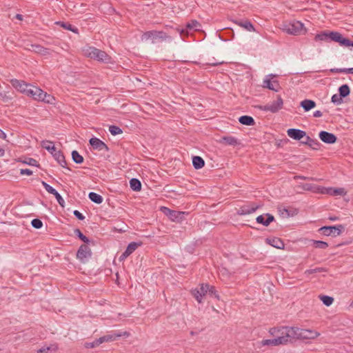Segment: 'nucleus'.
Returning <instances> with one entry per match:
<instances>
[{"label": "nucleus", "mask_w": 353, "mask_h": 353, "mask_svg": "<svg viewBox=\"0 0 353 353\" xmlns=\"http://www.w3.org/2000/svg\"><path fill=\"white\" fill-rule=\"evenodd\" d=\"M169 37L163 31L150 30L145 32L141 37L142 41L150 40L152 43L159 41L166 40Z\"/></svg>", "instance_id": "5"}, {"label": "nucleus", "mask_w": 353, "mask_h": 353, "mask_svg": "<svg viewBox=\"0 0 353 353\" xmlns=\"http://www.w3.org/2000/svg\"><path fill=\"white\" fill-rule=\"evenodd\" d=\"M100 344H101V341H100V339L99 338V339H96L95 341H94L93 342L86 343L85 346L87 348H93L97 346H99Z\"/></svg>", "instance_id": "50"}, {"label": "nucleus", "mask_w": 353, "mask_h": 353, "mask_svg": "<svg viewBox=\"0 0 353 353\" xmlns=\"http://www.w3.org/2000/svg\"><path fill=\"white\" fill-rule=\"evenodd\" d=\"M339 44L341 46H345V47L352 46L353 47V41H350V39H348L347 38L343 37L342 34H341Z\"/></svg>", "instance_id": "44"}, {"label": "nucleus", "mask_w": 353, "mask_h": 353, "mask_svg": "<svg viewBox=\"0 0 353 353\" xmlns=\"http://www.w3.org/2000/svg\"><path fill=\"white\" fill-rule=\"evenodd\" d=\"M327 272V269H326L325 268L317 267V268H314V269L306 270L304 272V274L305 275H309V274H314V273H321V272Z\"/></svg>", "instance_id": "38"}, {"label": "nucleus", "mask_w": 353, "mask_h": 353, "mask_svg": "<svg viewBox=\"0 0 353 353\" xmlns=\"http://www.w3.org/2000/svg\"><path fill=\"white\" fill-rule=\"evenodd\" d=\"M281 30L291 35H301L307 32L304 24L296 20L284 21L281 25Z\"/></svg>", "instance_id": "2"}, {"label": "nucleus", "mask_w": 353, "mask_h": 353, "mask_svg": "<svg viewBox=\"0 0 353 353\" xmlns=\"http://www.w3.org/2000/svg\"><path fill=\"white\" fill-rule=\"evenodd\" d=\"M283 339H277L275 337L272 339H264L262 340L259 343V347H263V346H278L281 344H283L284 342L283 341Z\"/></svg>", "instance_id": "23"}, {"label": "nucleus", "mask_w": 353, "mask_h": 353, "mask_svg": "<svg viewBox=\"0 0 353 353\" xmlns=\"http://www.w3.org/2000/svg\"><path fill=\"white\" fill-rule=\"evenodd\" d=\"M27 95L39 101H41L43 95L45 96L44 91L43 90L32 85L28 91Z\"/></svg>", "instance_id": "18"}, {"label": "nucleus", "mask_w": 353, "mask_h": 353, "mask_svg": "<svg viewBox=\"0 0 353 353\" xmlns=\"http://www.w3.org/2000/svg\"><path fill=\"white\" fill-rule=\"evenodd\" d=\"M10 82L14 88L27 95L28 91L31 86L30 84H28L25 81L18 79H12Z\"/></svg>", "instance_id": "14"}, {"label": "nucleus", "mask_w": 353, "mask_h": 353, "mask_svg": "<svg viewBox=\"0 0 353 353\" xmlns=\"http://www.w3.org/2000/svg\"><path fill=\"white\" fill-rule=\"evenodd\" d=\"M319 139L327 144H333L336 143L337 138L336 137L330 132L326 131H321L319 134Z\"/></svg>", "instance_id": "17"}, {"label": "nucleus", "mask_w": 353, "mask_h": 353, "mask_svg": "<svg viewBox=\"0 0 353 353\" xmlns=\"http://www.w3.org/2000/svg\"><path fill=\"white\" fill-rule=\"evenodd\" d=\"M259 208V205L254 203H247L239 208L237 214L240 215L250 214L254 212Z\"/></svg>", "instance_id": "13"}, {"label": "nucleus", "mask_w": 353, "mask_h": 353, "mask_svg": "<svg viewBox=\"0 0 353 353\" xmlns=\"http://www.w3.org/2000/svg\"><path fill=\"white\" fill-rule=\"evenodd\" d=\"M5 154V150L3 148H0V157H3Z\"/></svg>", "instance_id": "64"}, {"label": "nucleus", "mask_w": 353, "mask_h": 353, "mask_svg": "<svg viewBox=\"0 0 353 353\" xmlns=\"http://www.w3.org/2000/svg\"><path fill=\"white\" fill-rule=\"evenodd\" d=\"M301 143L308 145L313 150H319V146L321 145L317 139H312L307 135L306 137H304V140L301 141Z\"/></svg>", "instance_id": "24"}, {"label": "nucleus", "mask_w": 353, "mask_h": 353, "mask_svg": "<svg viewBox=\"0 0 353 353\" xmlns=\"http://www.w3.org/2000/svg\"><path fill=\"white\" fill-rule=\"evenodd\" d=\"M339 95L343 98L347 97L350 93V89L347 84H343L339 88Z\"/></svg>", "instance_id": "37"}, {"label": "nucleus", "mask_w": 353, "mask_h": 353, "mask_svg": "<svg viewBox=\"0 0 353 353\" xmlns=\"http://www.w3.org/2000/svg\"><path fill=\"white\" fill-rule=\"evenodd\" d=\"M344 226L342 225L323 226L319 229V232L325 236H336L341 234Z\"/></svg>", "instance_id": "9"}, {"label": "nucleus", "mask_w": 353, "mask_h": 353, "mask_svg": "<svg viewBox=\"0 0 353 353\" xmlns=\"http://www.w3.org/2000/svg\"><path fill=\"white\" fill-rule=\"evenodd\" d=\"M36 163H37V161L34 159H30L29 162L28 163V164L31 165H35Z\"/></svg>", "instance_id": "58"}, {"label": "nucleus", "mask_w": 353, "mask_h": 353, "mask_svg": "<svg viewBox=\"0 0 353 353\" xmlns=\"http://www.w3.org/2000/svg\"><path fill=\"white\" fill-rule=\"evenodd\" d=\"M329 219H330V221H337V220H339V217H337V216H330V217H329Z\"/></svg>", "instance_id": "61"}, {"label": "nucleus", "mask_w": 353, "mask_h": 353, "mask_svg": "<svg viewBox=\"0 0 353 353\" xmlns=\"http://www.w3.org/2000/svg\"><path fill=\"white\" fill-rule=\"evenodd\" d=\"M284 212L286 214V215H287L288 216H289L290 215V212H289V210H288V209H286V208H283V212H282V214H284Z\"/></svg>", "instance_id": "60"}, {"label": "nucleus", "mask_w": 353, "mask_h": 353, "mask_svg": "<svg viewBox=\"0 0 353 353\" xmlns=\"http://www.w3.org/2000/svg\"><path fill=\"white\" fill-rule=\"evenodd\" d=\"M219 143L225 145L236 146L240 144L239 141L232 136H225L220 139Z\"/></svg>", "instance_id": "25"}, {"label": "nucleus", "mask_w": 353, "mask_h": 353, "mask_svg": "<svg viewBox=\"0 0 353 353\" xmlns=\"http://www.w3.org/2000/svg\"><path fill=\"white\" fill-rule=\"evenodd\" d=\"M288 135L296 141H301L306 137V132L303 130L295 128H290L287 130Z\"/></svg>", "instance_id": "20"}, {"label": "nucleus", "mask_w": 353, "mask_h": 353, "mask_svg": "<svg viewBox=\"0 0 353 353\" xmlns=\"http://www.w3.org/2000/svg\"><path fill=\"white\" fill-rule=\"evenodd\" d=\"M269 333L277 339H283L284 343L282 345H286L292 342L293 339H295V327L282 326L272 327L270 329Z\"/></svg>", "instance_id": "1"}, {"label": "nucleus", "mask_w": 353, "mask_h": 353, "mask_svg": "<svg viewBox=\"0 0 353 353\" xmlns=\"http://www.w3.org/2000/svg\"><path fill=\"white\" fill-rule=\"evenodd\" d=\"M283 101L282 98L280 96H279L276 101H272V103L266 104L265 105H259L258 108L259 110L263 111L276 113L283 108Z\"/></svg>", "instance_id": "8"}, {"label": "nucleus", "mask_w": 353, "mask_h": 353, "mask_svg": "<svg viewBox=\"0 0 353 353\" xmlns=\"http://www.w3.org/2000/svg\"><path fill=\"white\" fill-rule=\"evenodd\" d=\"M312 245L319 249L325 250L328 247L327 243L323 241L311 240Z\"/></svg>", "instance_id": "39"}, {"label": "nucleus", "mask_w": 353, "mask_h": 353, "mask_svg": "<svg viewBox=\"0 0 353 353\" xmlns=\"http://www.w3.org/2000/svg\"><path fill=\"white\" fill-rule=\"evenodd\" d=\"M303 188H304V190H312V185H310V184H305L303 186Z\"/></svg>", "instance_id": "59"}, {"label": "nucleus", "mask_w": 353, "mask_h": 353, "mask_svg": "<svg viewBox=\"0 0 353 353\" xmlns=\"http://www.w3.org/2000/svg\"><path fill=\"white\" fill-rule=\"evenodd\" d=\"M30 50L36 53H39L43 55H46L50 54V49L43 47L39 44H32L30 45Z\"/></svg>", "instance_id": "28"}, {"label": "nucleus", "mask_w": 353, "mask_h": 353, "mask_svg": "<svg viewBox=\"0 0 353 353\" xmlns=\"http://www.w3.org/2000/svg\"><path fill=\"white\" fill-rule=\"evenodd\" d=\"M209 290H208V294L210 296H213L214 297L215 299H219V294L218 293V292L216 290L215 288L212 285H209Z\"/></svg>", "instance_id": "48"}, {"label": "nucleus", "mask_w": 353, "mask_h": 353, "mask_svg": "<svg viewBox=\"0 0 353 353\" xmlns=\"http://www.w3.org/2000/svg\"><path fill=\"white\" fill-rule=\"evenodd\" d=\"M7 137L6 134L0 129V138L3 139H6Z\"/></svg>", "instance_id": "57"}, {"label": "nucleus", "mask_w": 353, "mask_h": 353, "mask_svg": "<svg viewBox=\"0 0 353 353\" xmlns=\"http://www.w3.org/2000/svg\"><path fill=\"white\" fill-rule=\"evenodd\" d=\"M129 336H130V333L128 332H114L110 334H107V335L103 336L100 337L99 339L102 343L103 342L113 341L119 337H121V336L128 337Z\"/></svg>", "instance_id": "15"}, {"label": "nucleus", "mask_w": 353, "mask_h": 353, "mask_svg": "<svg viewBox=\"0 0 353 353\" xmlns=\"http://www.w3.org/2000/svg\"><path fill=\"white\" fill-rule=\"evenodd\" d=\"M346 70H347V73L353 74V68H346Z\"/></svg>", "instance_id": "62"}, {"label": "nucleus", "mask_w": 353, "mask_h": 353, "mask_svg": "<svg viewBox=\"0 0 353 353\" xmlns=\"http://www.w3.org/2000/svg\"><path fill=\"white\" fill-rule=\"evenodd\" d=\"M266 242L272 245L274 248L278 249H283L284 248V243L283 241L278 237H272L266 239Z\"/></svg>", "instance_id": "27"}, {"label": "nucleus", "mask_w": 353, "mask_h": 353, "mask_svg": "<svg viewBox=\"0 0 353 353\" xmlns=\"http://www.w3.org/2000/svg\"><path fill=\"white\" fill-rule=\"evenodd\" d=\"M332 195L337 196H343L346 194V192L345 191L344 188H335V189H330L329 192H327Z\"/></svg>", "instance_id": "43"}, {"label": "nucleus", "mask_w": 353, "mask_h": 353, "mask_svg": "<svg viewBox=\"0 0 353 353\" xmlns=\"http://www.w3.org/2000/svg\"><path fill=\"white\" fill-rule=\"evenodd\" d=\"M239 121L245 125H253L255 123L254 119L248 115L241 116L239 118Z\"/></svg>", "instance_id": "33"}, {"label": "nucleus", "mask_w": 353, "mask_h": 353, "mask_svg": "<svg viewBox=\"0 0 353 353\" xmlns=\"http://www.w3.org/2000/svg\"><path fill=\"white\" fill-rule=\"evenodd\" d=\"M341 33L338 32H327L323 31L319 34H316L314 37V40L316 41H325L328 42L330 41H335L339 43V41L341 39Z\"/></svg>", "instance_id": "6"}, {"label": "nucleus", "mask_w": 353, "mask_h": 353, "mask_svg": "<svg viewBox=\"0 0 353 353\" xmlns=\"http://www.w3.org/2000/svg\"><path fill=\"white\" fill-rule=\"evenodd\" d=\"M272 77H274V75H272V74L268 75L264 79V80L263 81V87L268 88L269 90H273L275 92H278L279 88V83L277 81H272V80H271Z\"/></svg>", "instance_id": "19"}, {"label": "nucleus", "mask_w": 353, "mask_h": 353, "mask_svg": "<svg viewBox=\"0 0 353 353\" xmlns=\"http://www.w3.org/2000/svg\"><path fill=\"white\" fill-rule=\"evenodd\" d=\"M72 158L76 163L80 164L83 162V157L77 150L72 152Z\"/></svg>", "instance_id": "40"}, {"label": "nucleus", "mask_w": 353, "mask_h": 353, "mask_svg": "<svg viewBox=\"0 0 353 353\" xmlns=\"http://www.w3.org/2000/svg\"><path fill=\"white\" fill-rule=\"evenodd\" d=\"M42 185L45 188V190L50 194H54L57 192V190L52 188L51 185H50L48 183H47L45 181L41 182Z\"/></svg>", "instance_id": "49"}, {"label": "nucleus", "mask_w": 353, "mask_h": 353, "mask_svg": "<svg viewBox=\"0 0 353 353\" xmlns=\"http://www.w3.org/2000/svg\"><path fill=\"white\" fill-rule=\"evenodd\" d=\"M84 56L103 63H110L111 57L104 51L88 46L83 49Z\"/></svg>", "instance_id": "3"}, {"label": "nucleus", "mask_w": 353, "mask_h": 353, "mask_svg": "<svg viewBox=\"0 0 353 353\" xmlns=\"http://www.w3.org/2000/svg\"><path fill=\"white\" fill-rule=\"evenodd\" d=\"M41 146L47 150L49 152H50V154L53 156L55 160L57 161L61 166L65 168L67 163L65 160V157L63 153L55 148L53 142L50 141H43L41 143Z\"/></svg>", "instance_id": "4"}, {"label": "nucleus", "mask_w": 353, "mask_h": 353, "mask_svg": "<svg viewBox=\"0 0 353 353\" xmlns=\"http://www.w3.org/2000/svg\"><path fill=\"white\" fill-rule=\"evenodd\" d=\"M140 243L137 242H131L127 246L125 250L122 253L119 257V261H122L128 258L132 253H133L137 248L140 245Z\"/></svg>", "instance_id": "21"}, {"label": "nucleus", "mask_w": 353, "mask_h": 353, "mask_svg": "<svg viewBox=\"0 0 353 353\" xmlns=\"http://www.w3.org/2000/svg\"><path fill=\"white\" fill-rule=\"evenodd\" d=\"M88 198L90 199V201L97 204H101L103 202V197L100 194L94 192L89 193Z\"/></svg>", "instance_id": "35"}, {"label": "nucleus", "mask_w": 353, "mask_h": 353, "mask_svg": "<svg viewBox=\"0 0 353 353\" xmlns=\"http://www.w3.org/2000/svg\"><path fill=\"white\" fill-rule=\"evenodd\" d=\"M58 350V347L57 345L53 344L50 346H43L40 348L37 353H55Z\"/></svg>", "instance_id": "34"}, {"label": "nucleus", "mask_w": 353, "mask_h": 353, "mask_svg": "<svg viewBox=\"0 0 353 353\" xmlns=\"http://www.w3.org/2000/svg\"><path fill=\"white\" fill-rule=\"evenodd\" d=\"M192 165L195 169L199 170L205 165V161L201 157L194 156L192 158Z\"/></svg>", "instance_id": "32"}, {"label": "nucleus", "mask_w": 353, "mask_h": 353, "mask_svg": "<svg viewBox=\"0 0 353 353\" xmlns=\"http://www.w3.org/2000/svg\"><path fill=\"white\" fill-rule=\"evenodd\" d=\"M322 115L323 114L320 110H316L313 112V117H321Z\"/></svg>", "instance_id": "56"}, {"label": "nucleus", "mask_w": 353, "mask_h": 353, "mask_svg": "<svg viewBox=\"0 0 353 353\" xmlns=\"http://www.w3.org/2000/svg\"><path fill=\"white\" fill-rule=\"evenodd\" d=\"M15 17L19 20H22L23 19V16L20 14H17Z\"/></svg>", "instance_id": "63"}, {"label": "nucleus", "mask_w": 353, "mask_h": 353, "mask_svg": "<svg viewBox=\"0 0 353 353\" xmlns=\"http://www.w3.org/2000/svg\"><path fill=\"white\" fill-rule=\"evenodd\" d=\"M74 233L84 243H88L90 242V239L85 236L79 229H75Z\"/></svg>", "instance_id": "45"}, {"label": "nucleus", "mask_w": 353, "mask_h": 353, "mask_svg": "<svg viewBox=\"0 0 353 353\" xmlns=\"http://www.w3.org/2000/svg\"><path fill=\"white\" fill-rule=\"evenodd\" d=\"M91 256V250L87 245H81L77 252V258L83 263L85 262Z\"/></svg>", "instance_id": "11"}, {"label": "nucleus", "mask_w": 353, "mask_h": 353, "mask_svg": "<svg viewBox=\"0 0 353 353\" xmlns=\"http://www.w3.org/2000/svg\"><path fill=\"white\" fill-rule=\"evenodd\" d=\"M235 23L238 26H239L242 28H244L245 30H247L249 32L255 31L253 24L248 20L236 21Z\"/></svg>", "instance_id": "31"}, {"label": "nucleus", "mask_w": 353, "mask_h": 353, "mask_svg": "<svg viewBox=\"0 0 353 353\" xmlns=\"http://www.w3.org/2000/svg\"><path fill=\"white\" fill-rule=\"evenodd\" d=\"M319 299L326 306L331 305L334 302V299L332 296L327 295H320Z\"/></svg>", "instance_id": "41"}, {"label": "nucleus", "mask_w": 353, "mask_h": 353, "mask_svg": "<svg viewBox=\"0 0 353 353\" xmlns=\"http://www.w3.org/2000/svg\"><path fill=\"white\" fill-rule=\"evenodd\" d=\"M258 223L262 224L264 226H268L270 223L274 221L273 215L266 213L260 216H258L256 219Z\"/></svg>", "instance_id": "22"}, {"label": "nucleus", "mask_w": 353, "mask_h": 353, "mask_svg": "<svg viewBox=\"0 0 353 353\" xmlns=\"http://www.w3.org/2000/svg\"><path fill=\"white\" fill-rule=\"evenodd\" d=\"M130 188L134 191H140L141 190V181L135 178L130 179Z\"/></svg>", "instance_id": "36"}, {"label": "nucleus", "mask_w": 353, "mask_h": 353, "mask_svg": "<svg viewBox=\"0 0 353 353\" xmlns=\"http://www.w3.org/2000/svg\"><path fill=\"white\" fill-rule=\"evenodd\" d=\"M162 211L173 221L182 219L185 212L172 210L166 207L162 208Z\"/></svg>", "instance_id": "16"}, {"label": "nucleus", "mask_w": 353, "mask_h": 353, "mask_svg": "<svg viewBox=\"0 0 353 353\" xmlns=\"http://www.w3.org/2000/svg\"><path fill=\"white\" fill-rule=\"evenodd\" d=\"M73 214L79 220L83 221L85 219V216L83 215V214L78 210H74Z\"/></svg>", "instance_id": "54"}, {"label": "nucleus", "mask_w": 353, "mask_h": 353, "mask_svg": "<svg viewBox=\"0 0 353 353\" xmlns=\"http://www.w3.org/2000/svg\"><path fill=\"white\" fill-rule=\"evenodd\" d=\"M330 72L332 73H347L346 68H332Z\"/></svg>", "instance_id": "53"}, {"label": "nucleus", "mask_w": 353, "mask_h": 353, "mask_svg": "<svg viewBox=\"0 0 353 353\" xmlns=\"http://www.w3.org/2000/svg\"><path fill=\"white\" fill-rule=\"evenodd\" d=\"M33 173V172L30 170V169H21L20 170V174L21 175H28V176H30L32 175Z\"/></svg>", "instance_id": "55"}, {"label": "nucleus", "mask_w": 353, "mask_h": 353, "mask_svg": "<svg viewBox=\"0 0 353 353\" xmlns=\"http://www.w3.org/2000/svg\"><path fill=\"white\" fill-rule=\"evenodd\" d=\"M319 335L320 333L316 331L295 327V339H314Z\"/></svg>", "instance_id": "7"}, {"label": "nucleus", "mask_w": 353, "mask_h": 353, "mask_svg": "<svg viewBox=\"0 0 353 353\" xmlns=\"http://www.w3.org/2000/svg\"><path fill=\"white\" fill-rule=\"evenodd\" d=\"M209 289V284L202 283L199 288L192 290L191 293L199 303H201Z\"/></svg>", "instance_id": "10"}, {"label": "nucleus", "mask_w": 353, "mask_h": 353, "mask_svg": "<svg viewBox=\"0 0 353 353\" xmlns=\"http://www.w3.org/2000/svg\"><path fill=\"white\" fill-rule=\"evenodd\" d=\"M57 26H59L64 28L65 30H70L75 34H79V29L76 28L75 26H73L72 24H70L68 22H63V21H57L55 23Z\"/></svg>", "instance_id": "30"}, {"label": "nucleus", "mask_w": 353, "mask_h": 353, "mask_svg": "<svg viewBox=\"0 0 353 353\" xmlns=\"http://www.w3.org/2000/svg\"><path fill=\"white\" fill-rule=\"evenodd\" d=\"M300 105L305 112H308L316 107V102L311 99H305L301 102Z\"/></svg>", "instance_id": "29"}, {"label": "nucleus", "mask_w": 353, "mask_h": 353, "mask_svg": "<svg viewBox=\"0 0 353 353\" xmlns=\"http://www.w3.org/2000/svg\"><path fill=\"white\" fill-rule=\"evenodd\" d=\"M57 202L59 203V204L61 206V207H64V205H65V201H64V199L62 198V196L60 195V194L57 191L55 192V194H53Z\"/></svg>", "instance_id": "52"}, {"label": "nucleus", "mask_w": 353, "mask_h": 353, "mask_svg": "<svg viewBox=\"0 0 353 353\" xmlns=\"http://www.w3.org/2000/svg\"><path fill=\"white\" fill-rule=\"evenodd\" d=\"M31 224H32V227L36 229H40L43 226L42 221L39 219H34L32 221Z\"/></svg>", "instance_id": "51"}, {"label": "nucleus", "mask_w": 353, "mask_h": 353, "mask_svg": "<svg viewBox=\"0 0 353 353\" xmlns=\"http://www.w3.org/2000/svg\"><path fill=\"white\" fill-rule=\"evenodd\" d=\"M200 27H201V25L197 21L192 20L186 24V29L185 30L182 29L181 30L180 34H181V35H183L185 32L188 33V30H194V31L199 30Z\"/></svg>", "instance_id": "26"}, {"label": "nucleus", "mask_w": 353, "mask_h": 353, "mask_svg": "<svg viewBox=\"0 0 353 353\" xmlns=\"http://www.w3.org/2000/svg\"><path fill=\"white\" fill-rule=\"evenodd\" d=\"M44 94L45 96H42V98L41 99L40 101H43L49 104H53L54 103L55 98L52 95L49 94L46 92H44Z\"/></svg>", "instance_id": "42"}, {"label": "nucleus", "mask_w": 353, "mask_h": 353, "mask_svg": "<svg viewBox=\"0 0 353 353\" xmlns=\"http://www.w3.org/2000/svg\"><path fill=\"white\" fill-rule=\"evenodd\" d=\"M331 101L335 105H341L343 103V97L337 94H334L332 96Z\"/></svg>", "instance_id": "46"}, {"label": "nucleus", "mask_w": 353, "mask_h": 353, "mask_svg": "<svg viewBox=\"0 0 353 353\" xmlns=\"http://www.w3.org/2000/svg\"><path fill=\"white\" fill-rule=\"evenodd\" d=\"M89 143L92 146L93 150H99V151H109L108 146L101 140H100L97 137H92L89 140Z\"/></svg>", "instance_id": "12"}, {"label": "nucleus", "mask_w": 353, "mask_h": 353, "mask_svg": "<svg viewBox=\"0 0 353 353\" xmlns=\"http://www.w3.org/2000/svg\"><path fill=\"white\" fill-rule=\"evenodd\" d=\"M109 131L111 133V134L114 136L120 134L123 132L122 130L117 125H110L109 127Z\"/></svg>", "instance_id": "47"}]
</instances>
